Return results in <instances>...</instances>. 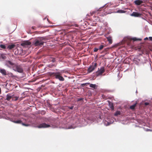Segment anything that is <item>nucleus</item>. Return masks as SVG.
<instances>
[{"label":"nucleus","mask_w":152,"mask_h":152,"mask_svg":"<svg viewBox=\"0 0 152 152\" xmlns=\"http://www.w3.org/2000/svg\"><path fill=\"white\" fill-rule=\"evenodd\" d=\"M97 64L96 63H95L94 65L89 67L88 69V71L89 72H92L96 67Z\"/></svg>","instance_id":"6"},{"label":"nucleus","mask_w":152,"mask_h":152,"mask_svg":"<svg viewBox=\"0 0 152 152\" xmlns=\"http://www.w3.org/2000/svg\"><path fill=\"white\" fill-rule=\"evenodd\" d=\"M15 101H16L18 100V97H15Z\"/></svg>","instance_id":"36"},{"label":"nucleus","mask_w":152,"mask_h":152,"mask_svg":"<svg viewBox=\"0 0 152 152\" xmlns=\"http://www.w3.org/2000/svg\"><path fill=\"white\" fill-rule=\"evenodd\" d=\"M146 106L147 105L149 104V103L148 102H145L144 104Z\"/></svg>","instance_id":"31"},{"label":"nucleus","mask_w":152,"mask_h":152,"mask_svg":"<svg viewBox=\"0 0 152 152\" xmlns=\"http://www.w3.org/2000/svg\"><path fill=\"white\" fill-rule=\"evenodd\" d=\"M22 125L23 126H28L29 125L26 124L24 123L22 124Z\"/></svg>","instance_id":"30"},{"label":"nucleus","mask_w":152,"mask_h":152,"mask_svg":"<svg viewBox=\"0 0 152 152\" xmlns=\"http://www.w3.org/2000/svg\"><path fill=\"white\" fill-rule=\"evenodd\" d=\"M105 47V46L103 45H101L99 46V50H102L103 48Z\"/></svg>","instance_id":"18"},{"label":"nucleus","mask_w":152,"mask_h":152,"mask_svg":"<svg viewBox=\"0 0 152 152\" xmlns=\"http://www.w3.org/2000/svg\"><path fill=\"white\" fill-rule=\"evenodd\" d=\"M109 106L112 110H113L114 109V107L112 103H110Z\"/></svg>","instance_id":"20"},{"label":"nucleus","mask_w":152,"mask_h":152,"mask_svg":"<svg viewBox=\"0 0 152 152\" xmlns=\"http://www.w3.org/2000/svg\"><path fill=\"white\" fill-rule=\"evenodd\" d=\"M1 93V88H0V94Z\"/></svg>","instance_id":"39"},{"label":"nucleus","mask_w":152,"mask_h":152,"mask_svg":"<svg viewBox=\"0 0 152 152\" xmlns=\"http://www.w3.org/2000/svg\"><path fill=\"white\" fill-rule=\"evenodd\" d=\"M134 3L137 5H139L143 3V1L141 0H136L134 1Z\"/></svg>","instance_id":"10"},{"label":"nucleus","mask_w":152,"mask_h":152,"mask_svg":"<svg viewBox=\"0 0 152 152\" xmlns=\"http://www.w3.org/2000/svg\"><path fill=\"white\" fill-rule=\"evenodd\" d=\"M125 12L126 11L121 10H118L117 11V12L119 13H125Z\"/></svg>","instance_id":"19"},{"label":"nucleus","mask_w":152,"mask_h":152,"mask_svg":"<svg viewBox=\"0 0 152 152\" xmlns=\"http://www.w3.org/2000/svg\"><path fill=\"white\" fill-rule=\"evenodd\" d=\"M48 74L50 77H55L56 79H58L60 81H63L64 80V78L62 76L60 72H50L48 73Z\"/></svg>","instance_id":"1"},{"label":"nucleus","mask_w":152,"mask_h":152,"mask_svg":"<svg viewBox=\"0 0 152 152\" xmlns=\"http://www.w3.org/2000/svg\"><path fill=\"white\" fill-rule=\"evenodd\" d=\"M109 48H105L104 49V50L105 51H107L108 49H109Z\"/></svg>","instance_id":"35"},{"label":"nucleus","mask_w":152,"mask_h":152,"mask_svg":"<svg viewBox=\"0 0 152 152\" xmlns=\"http://www.w3.org/2000/svg\"><path fill=\"white\" fill-rule=\"evenodd\" d=\"M101 8H100L98 10H97V11H101V10H100Z\"/></svg>","instance_id":"37"},{"label":"nucleus","mask_w":152,"mask_h":152,"mask_svg":"<svg viewBox=\"0 0 152 152\" xmlns=\"http://www.w3.org/2000/svg\"><path fill=\"white\" fill-rule=\"evenodd\" d=\"M6 65L9 67H12V69L13 67L14 66V65H15L10 61H6Z\"/></svg>","instance_id":"8"},{"label":"nucleus","mask_w":152,"mask_h":152,"mask_svg":"<svg viewBox=\"0 0 152 152\" xmlns=\"http://www.w3.org/2000/svg\"><path fill=\"white\" fill-rule=\"evenodd\" d=\"M99 50V48H94V52H97Z\"/></svg>","instance_id":"26"},{"label":"nucleus","mask_w":152,"mask_h":152,"mask_svg":"<svg viewBox=\"0 0 152 152\" xmlns=\"http://www.w3.org/2000/svg\"><path fill=\"white\" fill-rule=\"evenodd\" d=\"M96 12V11H93L92 12H91V15H93Z\"/></svg>","instance_id":"29"},{"label":"nucleus","mask_w":152,"mask_h":152,"mask_svg":"<svg viewBox=\"0 0 152 152\" xmlns=\"http://www.w3.org/2000/svg\"><path fill=\"white\" fill-rule=\"evenodd\" d=\"M149 38L150 40L152 41V37H149Z\"/></svg>","instance_id":"33"},{"label":"nucleus","mask_w":152,"mask_h":152,"mask_svg":"<svg viewBox=\"0 0 152 152\" xmlns=\"http://www.w3.org/2000/svg\"><path fill=\"white\" fill-rule=\"evenodd\" d=\"M1 57L3 59H6V57L5 56V55L4 54H1Z\"/></svg>","instance_id":"22"},{"label":"nucleus","mask_w":152,"mask_h":152,"mask_svg":"<svg viewBox=\"0 0 152 152\" xmlns=\"http://www.w3.org/2000/svg\"><path fill=\"white\" fill-rule=\"evenodd\" d=\"M120 112L119 111H117L116 112V113L115 114V116H117L118 115H120Z\"/></svg>","instance_id":"25"},{"label":"nucleus","mask_w":152,"mask_h":152,"mask_svg":"<svg viewBox=\"0 0 152 152\" xmlns=\"http://www.w3.org/2000/svg\"><path fill=\"white\" fill-rule=\"evenodd\" d=\"M148 38L147 37L145 38V39H144V40H148Z\"/></svg>","instance_id":"38"},{"label":"nucleus","mask_w":152,"mask_h":152,"mask_svg":"<svg viewBox=\"0 0 152 152\" xmlns=\"http://www.w3.org/2000/svg\"><path fill=\"white\" fill-rule=\"evenodd\" d=\"M13 69L15 71L18 72L20 73H22L23 72V69L19 65H17L15 64L14 65L13 67Z\"/></svg>","instance_id":"3"},{"label":"nucleus","mask_w":152,"mask_h":152,"mask_svg":"<svg viewBox=\"0 0 152 152\" xmlns=\"http://www.w3.org/2000/svg\"><path fill=\"white\" fill-rule=\"evenodd\" d=\"M0 48L3 49H5L6 48V47L5 45H0Z\"/></svg>","instance_id":"23"},{"label":"nucleus","mask_w":152,"mask_h":152,"mask_svg":"<svg viewBox=\"0 0 152 152\" xmlns=\"http://www.w3.org/2000/svg\"><path fill=\"white\" fill-rule=\"evenodd\" d=\"M83 99V98H80L78 99L77 100V101H79L81 100H82Z\"/></svg>","instance_id":"28"},{"label":"nucleus","mask_w":152,"mask_h":152,"mask_svg":"<svg viewBox=\"0 0 152 152\" xmlns=\"http://www.w3.org/2000/svg\"><path fill=\"white\" fill-rule=\"evenodd\" d=\"M107 41L109 42L110 44H111L112 43V37H107Z\"/></svg>","instance_id":"13"},{"label":"nucleus","mask_w":152,"mask_h":152,"mask_svg":"<svg viewBox=\"0 0 152 152\" xmlns=\"http://www.w3.org/2000/svg\"><path fill=\"white\" fill-rule=\"evenodd\" d=\"M132 39L134 41H137V40H138V39H137L136 38H135V37H134V38H133Z\"/></svg>","instance_id":"27"},{"label":"nucleus","mask_w":152,"mask_h":152,"mask_svg":"<svg viewBox=\"0 0 152 152\" xmlns=\"http://www.w3.org/2000/svg\"><path fill=\"white\" fill-rule=\"evenodd\" d=\"M105 70L104 67H101L100 69L98 70V71L96 72V75L97 76H99L101 75L105 72Z\"/></svg>","instance_id":"5"},{"label":"nucleus","mask_w":152,"mask_h":152,"mask_svg":"<svg viewBox=\"0 0 152 152\" xmlns=\"http://www.w3.org/2000/svg\"><path fill=\"white\" fill-rule=\"evenodd\" d=\"M15 46V45L14 44L10 45L8 46L7 48L10 49H11L14 48Z\"/></svg>","instance_id":"14"},{"label":"nucleus","mask_w":152,"mask_h":152,"mask_svg":"<svg viewBox=\"0 0 152 152\" xmlns=\"http://www.w3.org/2000/svg\"><path fill=\"white\" fill-rule=\"evenodd\" d=\"M50 127V125L47 124L45 123H44L39 124L38 126H37L36 127L40 129L48 128Z\"/></svg>","instance_id":"4"},{"label":"nucleus","mask_w":152,"mask_h":152,"mask_svg":"<svg viewBox=\"0 0 152 152\" xmlns=\"http://www.w3.org/2000/svg\"><path fill=\"white\" fill-rule=\"evenodd\" d=\"M33 29H35V28H36V27H34V26H32V27H31Z\"/></svg>","instance_id":"34"},{"label":"nucleus","mask_w":152,"mask_h":152,"mask_svg":"<svg viewBox=\"0 0 152 152\" xmlns=\"http://www.w3.org/2000/svg\"><path fill=\"white\" fill-rule=\"evenodd\" d=\"M50 60L53 63L54 62L56 61L55 59L52 57H51L50 58Z\"/></svg>","instance_id":"24"},{"label":"nucleus","mask_w":152,"mask_h":152,"mask_svg":"<svg viewBox=\"0 0 152 152\" xmlns=\"http://www.w3.org/2000/svg\"><path fill=\"white\" fill-rule=\"evenodd\" d=\"M12 96L10 95V94H7V95L6 99L8 101H10L12 98Z\"/></svg>","instance_id":"16"},{"label":"nucleus","mask_w":152,"mask_h":152,"mask_svg":"<svg viewBox=\"0 0 152 152\" xmlns=\"http://www.w3.org/2000/svg\"><path fill=\"white\" fill-rule=\"evenodd\" d=\"M46 40V38L44 37H38L34 42V45L35 46L42 47L44 45V41Z\"/></svg>","instance_id":"2"},{"label":"nucleus","mask_w":152,"mask_h":152,"mask_svg":"<svg viewBox=\"0 0 152 152\" xmlns=\"http://www.w3.org/2000/svg\"><path fill=\"white\" fill-rule=\"evenodd\" d=\"M12 122L16 124H21L22 121L21 120H18L17 121H12Z\"/></svg>","instance_id":"17"},{"label":"nucleus","mask_w":152,"mask_h":152,"mask_svg":"<svg viewBox=\"0 0 152 152\" xmlns=\"http://www.w3.org/2000/svg\"><path fill=\"white\" fill-rule=\"evenodd\" d=\"M0 72L3 75H6L7 73L6 70L4 69H0Z\"/></svg>","instance_id":"11"},{"label":"nucleus","mask_w":152,"mask_h":152,"mask_svg":"<svg viewBox=\"0 0 152 152\" xmlns=\"http://www.w3.org/2000/svg\"><path fill=\"white\" fill-rule=\"evenodd\" d=\"M87 85H89L90 87L94 89H96L97 88V86L96 84H90L89 83H85L82 84L81 85L82 86H87Z\"/></svg>","instance_id":"7"},{"label":"nucleus","mask_w":152,"mask_h":152,"mask_svg":"<svg viewBox=\"0 0 152 152\" xmlns=\"http://www.w3.org/2000/svg\"><path fill=\"white\" fill-rule=\"evenodd\" d=\"M69 108L70 109L72 110L73 108V106H71V107H69Z\"/></svg>","instance_id":"32"},{"label":"nucleus","mask_w":152,"mask_h":152,"mask_svg":"<svg viewBox=\"0 0 152 152\" xmlns=\"http://www.w3.org/2000/svg\"><path fill=\"white\" fill-rule=\"evenodd\" d=\"M131 16L135 17H140L141 15L140 13H138L136 12H133L131 14Z\"/></svg>","instance_id":"9"},{"label":"nucleus","mask_w":152,"mask_h":152,"mask_svg":"<svg viewBox=\"0 0 152 152\" xmlns=\"http://www.w3.org/2000/svg\"><path fill=\"white\" fill-rule=\"evenodd\" d=\"M137 104V102H136L133 105L131 106L130 107V108L132 110L134 109L135 107L136 106Z\"/></svg>","instance_id":"15"},{"label":"nucleus","mask_w":152,"mask_h":152,"mask_svg":"<svg viewBox=\"0 0 152 152\" xmlns=\"http://www.w3.org/2000/svg\"><path fill=\"white\" fill-rule=\"evenodd\" d=\"M25 45H30L31 44V42L28 41H26L23 43Z\"/></svg>","instance_id":"21"},{"label":"nucleus","mask_w":152,"mask_h":152,"mask_svg":"<svg viewBox=\"0 0 152 152\" xmlns=\"http://www.w3.org/2000/svg\"><path fill=\"white\" fill-rule=\"evenodd\" d=\"M7 75L10 77H16V76L14 75L11 72H8L7 74Z\"/></svg>","instance_id":"12"}]
</instances>
